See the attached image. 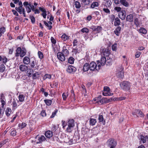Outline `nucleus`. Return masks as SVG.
<instances>
[{"mask_svg": "<svg viewBox=\"0 0 148 148\" xmlns=\"http://www.w3.org/2000/svg\"><path fill=\"white\" fill-rule=\"evenodd\" d=\"M39 76V74L38 72H36L33 74V78L34 79H36L38 78Z\"/></svg>", "mask_w": 148, "mask_h": 148, "instance_id": "46", "label": "nucleus"}, {"mask_svg": "<svg viewBox=\"0 0 148 148\" xmlns=\"http://www.w3.org/2000/svg\"><path fill=\"white\" fill-rule=\"evenodd\" d=\"M10 132L11 135L13 136H14L16 135V132L14 129H12L10 130Z\"/></svg>", "mask_w": 148, "mask_h": 148, "instance_id": "48", "label": "nucleus"}, {"mask_svg": "<svg viewBox=\"0 0 148 148\" xmlns=\"http://www.w3.org/2000/svg\"><path fill=\"white\" fill-rule=\"evenodd\" d=\"M75 7L77 8H79L81 7V5L79 2L76 1L75 2Z\"/></svg>", "mask_w": 148, "mask_h": 148, "instance_id": "57", "label": "nucleus"}, {"mask_svg": "<svg viewBox=\"0 0 148 148\" xmlns=\"http://www.w3.org/2000/svg\"><path fill=\"white\" fill-rule=\"evenodd\" d=\"M5 65L3 64H1L0 65V71L1 72H3L5 70Z\"/></svg>", "mask_w": 148, "mask_h": 148, "instance_id": "41", "label": "nucleus"}, {"mask_svg": "<svg viewBox=\"0 0 148 148\" xmlns=\"http://www.w3.org/2000/svg\"><path fill=\"white\" fill-rule=\"evenodd\" d=\"M19 69L21 71H25L27 69V67L25 65L21 64L19 66Z\"/></svg>", "mask_w": 148, "mask_h": 148, "instance_id": "20", "label": "nucleus"}, {"mask_svg": "<svg viewBox=\"0 0 148 148\" xmlns=\"http://www.w3.org/2000/svg\"><path fill=\"white\" fill-rule=\"evenodd\" d=\"M23 62L25 64H28L30 62V60L29 58L27 56L24 57L23 60Z\"/></svg>", "mask_w": 148, "mask_h": 148, "instance_id": "19", "label": "nucleus"}, {"mask_svg": "<svg viewBox=\"0 0 148 148\" xmlns=\"http://www.w3.org/2000/svg\"><path fill=\"white\" fill-rule=\"evenodd\" d=\"M126 99V97H115L112 99V100L113 101H118V100H124Z\"/></svg>", "mask_w": 148, "mask_h": 148, "instance_id": "32", "label": "nucleus"}, {"mask_svg": "<svg viewBox=\"0 0 148 148\" xmlns=\"http://www.w3.org/2000/svg\"><path fill=\"white\" fill-rule=\"evenodd\" d=\"M98 120L99 122L103 121V118L102 115L100 114L99 115Z\"/></svg>", "mask_w": 148, "mask_h": 148, "instance_id": "59", "label": "nucleus"}, {"mask_svg": "<svg viewBox=\"0 0 148 148\" xmlns=\"http://www.w3.org/2000/svg\"><path fill=\"white\" fill-rule=\"evenodd\" d=\"M45 135L47 138H50L52 136L53 133L50 131H48L45 132Z\"/></svg>", "mask_w": 148, "mask_h": 148, "instance_id": "23", "label": "nucleus"}, {"mask_svg": "<svg viewBox=\"0 0 148 148\" xmlns=\"http://www.w3.org/2000/svg\"><path fill=\"white\" fill-rule=\"evenodd\" d=\"M141 54V52L137 51L136 52L135 56L136 58H138L139 57Z\"/></svg>", "mask_w": 148, "mask_h": 148, "instance_id": "64", "label": "nucleus"}, {"mask_svg": "<svg viewBox=\"0 0 148 148\" xmlns=\"http://www.w3.org/2000/svg\"><path fill=\"white\" fill-rule=\"evenodd\" d=\"M0 99L1 103V107L4 108L6 106V104L5 98L3 93H1L0 94Z\"/></svg>", "mask_w": 148, "mask_h": 148, "instance_id": "5", "label": "nucleus"}, {"mask_svg": "<svg viewBox=\"0 0 148 148\" xmlns=\"http://www.w3.org/2000/svg\"><path fill=\"white\" fill-rule=\"evenodd\" d=\"M90 69L89 64L88 63H86L84 65L83 67V70L84 72L87 71L89 69Z\"/></svg>", "mask_w": 148, "mask_h": 148, "instance_id": "25", "label": "nucleus"}, {"mask_svg": "<svg viewBox=\"0 0 148 148\" xmlns=\"http://www.w3.org/2000/svg\"><path fill=\"white\" fill-rule=\"evenodd\" d=\"M6 29L5 27H0V37L4 33Z\"/></svg>", "mask_w": 148, "mask_h": 148, "instance_id": "34", "label": "nucleus"}, {"mask_svg": "<svg viewBox=\"0 0 148 148\" xmlns=\"http://www.w3.org/2000/svg\"><path fill=\"white\" fill-rule=\"evenodd\" d=\"M57 56L58 59L62 62L64 61L66 59V56L61 52H58L57 53Z\"/></svg>", "mask_w": 148, "mask_h": 148, "instance_id": "10", "label": "nucleus"}, {"mask_svg": "<svg viewBox=\"0 0 148 148\" xmlns=\"http://www.w3.org/2000/svg\"><path fill=\"white\" fill-rule=\"evenodd\" d=\"M62 97L63 99L64 100H65L66 98L68 96V94L67 93V92L66 93H64L62 94Z\"/></svg>", "mask_w": 148, "mask_h": 148, "instance_id": "54", "label": "nucleus"}, {"mask_svg": "<svg viewBox=\"0 0 148 148\" xmlns=\"http://www.w3.org/2000/svg\"><path fill=\"white\" fill-rule=\"evenodd\" d=\"M101 54L107 57L109 55L110 53V51L108 49L105 48H103L101 49Z\"/></svg>", "mask_w": 148, "mask_h": 148, "instance_id": "12", "label": "nucleus"}, {"mask_svg": "<svg viewBox=\"0 0 148 148\" xmlns=\"http://www.w3.org/2000/svg\"><path fill=\"white\" fill-rule=\"evenodd\" d=\"M126 16L125 11L124 10H122L119 13V17L122 20H124Z\"/></svg>", "mask_w": 148, "mask_h": 148, "instance_id": "13", "label": "nucleus"}, {"mask_svg": "<svg viewBox=\"0 0 148 148\" xmlns=\"http://www.w3.org/2000/svg\"><path fill=\"white\" fill-rule=\"evenodd\" d=\"M43 22L45 25L48 27L49 29L50 30L51 29L52 27L51 25H49V24L45 21H44Z\"/></svg>", "mask_w": 148, "mask_h": 148, "instance_id": "51", "label": "nucleus"}, {"mask_svg": "<svg viewBox=\"0 0 148 148\" xmlns=\"http://www.w3.org/2000/svg\"><path fill=\"white\" fill-rule=\"evenodd\" d=\"M120 2L121 4L125 7H128L129 5V3L126 1H120Z\"/></svg>", "mask_w": 148, "mask_h": 148, "instance_id": "31", "label": "nucleus"}, {"mask_svg": "<svg viewBox=\"0 0 148 148\" xmlns=\"http://www.w3.org/2000/svg\"><path fill=\"white\" fill-rule=\"evenodd\" d=\"M103 90L104 91L110 92V89L109 87L107 86H105L104 87Z\"/></svg>", "mask_w": 148, "mask_h": 148, "instance_id": "61", "label": "nucleus"}, {"mask_svg": "<svg viewBox=\"0 0 148 148\" xmlns=\"http://www.w3.org/2000/svg\"><path fill=\"white\" fill-rule=\"evenodd\" d=\"M133 16L132 15H128L126 17V21L129 22H132L133 21Z\"/></svg>", "mask_w": 148, "mask_h": 148, "instance_id": "35", "label": "nucleus"}, {"mask_svg": "<svg viewBox=\"0 0 148 148\" xmlns=\"http://www.w3.org/2000/svg\"><path fill=\"white\" fill-rule=\"evenodd\" d=\"M69 36L65 34H63L61 37L62 39L65 41L69 39Z\"/></svg>", "mask_w": 148, "mask_h": 148, "instance_id": "24", "label": "nucleus"}, {"mask_svg": "<svg viewBox=\"0 0 148 148\" xmlns=\"http://www.w3.org/2000/svg\"><path fill=\"white\" fill-rule=\"evenodd\" d=\"M36 63V60H34L32 61L30 63V66L32 68L34 67L35 66V64Z\"/></svg>", "mask_w": 148, "mask_h": 148, "instance_id": "62", "label": "nucleus"}, {"mask_svg": "<svg viewBox=\"0 0 148 148\" xmlns=\"http://www.w3.org/2000/svg\"><path fill=\"white\" fill-rule=\"evenodd\" d=\"M58 110L57 109H56L55 110L54 112H52V115L50 116L51 118H53L56 115V114L58 112Z\"/></svg>", "mask_w": 148, "mask_h": 148, "instance_id": "55", "label": "nucleus"}, {"mask_svg": "<svg viewBox=\"0 0 148 148\" xmlns=\"http://www.w3.org/2000/svg\"><path fill=\"white\" fill-rule=\"evenodd\" d=\"M140 33H142L144 34H146L147 32V30L143 27H142L139 30Z\"/></svg>", "mask_w": 148, "mask_h": 148, "instance_id": "42", "label": "nucleus"}, {"mask_svg": "<svg viewBox=\"0 0 148 148\" xmlns=\"http://www.w3.org/2000/svg\"><path fill=\"white\" fill-rule=\"evenodd\" d=\"M12 112V110L10 108L8 107L6 108L5 110V114L6 115L9 116L11 114Z\"/></svg>", "mask_w": 148, "mask_h": 148, "instance_id": "27", "label": "nucleus"}, {"mask_svg": "<svg viewBox=\"0 0 148 148\" xmlns=\"http://www.w3.org/2000/svg\"><path fill=\"white\" fill-rule=\"evenodd\" d=\"M89 65L90 69L91 71L98 70L99 69H97L98 66L94 62H92Z\"/></svg>", "mask_w": 148, "mask_h": 148, "instance_id": "7", "label": "nucleus"}, {"mask_svg": "<svg viewBox=\"0 0 148 148\" xmlns=\"http://www.w3.org/2000/svg\"><path fill=\"white\" fill-rule=\"evenodd\" d=\"M121 8L119 7H116L114 8V10L117 12H120L121 10Z\"/></svg>", "mask_w": 148, "mask_h": 148, "instance_id": "60", "label": "nucleus"}, {"mask_svg": "<svg viewBox=\"0 0 148 148\" xmlns=\"http://www.w3.org/2000/svg\"><path fill=\"white\" fill-rule=\"evenodd\" d=\"M103 10L104 12L108 14H109L110 13V10L107 8H103Z\"/></svg>", "mask_w": 148, "mask_h": 148, "instance_id": "58", "label": "nucleus"}, {"mask_svg": "<svg viewBox=\"0 0 148 148\" xmlns=\"http://www.w3.org/2000/svg\"><path fill=\"white\" fill-rule=\"evenodd\" d=\"M116 44H114L112 46V48L113 51H116Z\"/></svg>", "mask_w": 148, "mask_h": 148, "instance_id": "63", "label": "nucleus"}, {"mask_svg": "<svg viewBox=\"0 0 148 148\" xmlns=\"http://www.w3.org/2000/svg\"><path fill=\"white\" fill-rule=\"evenodd\" d=\"M89 122L90 125H94L97 122V121L95 119L91 118L90 119Z\"/></svg>", "mask_w": 148, "mask_h": 148, "instance_id": "29", "label": "nucleus"}, {"mask_svg": "<svg viewBox=\"0 0 148 148\" xmlns=\"http://www.w3.org/2000/svg\"><path fill=\"white\" fill-rule=\"evenodd\" d=\"M112 61V59L109 57H108L106 59V65H110L111 64Z\"/></svg>", "mask_w": 148, "mask_h": 148, "instance_id": "28", "label": "nucleus"}, {"mask_svg": "<svg viewBox=\"0 0 148 148\" xmlns=\"http://www.w3.org/2000/svg\"><path fill=\"white\" fill-rule=\"evenodd\" d=\"M132 114L134 116L136 115L137 117H142L144 116L142 112L139 110H135L133 112Z\"/></svg>", "mask_w": 148, "mask_h": 148, "instance_id": "8", "label": "nucleus"}, {"mask_svg": "<svg viewBox=\"0 0 148 148\" xmlns=\"http://www.w3.org/2000/svg\"><path fill=\"white\" fill-rule=\"evenodd\" d=\"M74 59L73 57H71L68 59V62L70 64H72L74 63Z\"/></svg>", "mask_w": 148, "mask_h": 148, "instance_id": "39", "label": "nucleus"}, {"mask_svg": "<svg viewBox=\"0 0 148 148\" xmlns=\"http://www.w3.org/2000/svg\"><path fill=\"white\" fill-rule=\"evenodd\" d=\"M76 68L74 66L69 65L68 66L66 69L67 71L70 73H73L76 71Z\"/></svg>", "mask_w": 148, "mask_h": 148, "instance_id": "11", "label": "nucleus"}, {"mask_svg": "<svg viewBox=\"0 0 148 148\" xmlns=\"http://www.w3.org/2000/svg\"><path fill=\"white\" fill-rule=\"evenodd\" d=\"M103 95L104 96H112L113 95V93H111L110 92L104 91L102 93Z\"/></svg>", "mask_w": 148, "mask_h": 148, "instance_id": "40", "label": "nucleus"}, {"mask_svg": "<svg viewBox=\"0 0 148 148\" xmlns=\"http://www.w3.org/2000/svg\"><path fill=\"white\" fill-rule=\"evenodd\" d=\"M60 52L66 56H67L69 54V51L67 49L66 47L65 46L63 47L62 50Z\"/></svg>", "mask_w": 148, "mask_h": 148, "instance_id": "17", "label": "nucleus"}, {"mask_svg": "<svg viewBox=\"0 0 148 148\" xmlns=\"http://www.w3.org/2000/svg\"><path fill=\"white\" fill-rule=\"evenodd\" d=\"M106 5L110 7L112 4V2L110 0H107L106 1V3H105Z\"/></svg>", "mask_w": 148, "mask_h": 148, "instance_id": "49", "label": "nucleus"}, {"mask_svg": "<svg viewBox=\"0 0 148 148\" xmlns=\"http://www.w3.org/2000/svg\"><path fill=\"white\" fill-rule=\"evenodd\" d=\"M117 76L120 78L122 79L124 77V73L122 71V68H121V71L117 72L116 73Z\"/></svg>", "mask_w": 148, "mask_h": 148, "instance_id": "21", "label": "nucleus"}, {"mask_svg": "<svg viewBox=\"0 0 148 148\" xmlns=\"http://www.w3.org/2000/svg\"><path fill=\"white\" fill-rule=\"evenodd\" d=\"M44 101L45 103L46 104L49 106H50L52 103V101L51 100L45 99L44 100Z\"/></svg>", "mask_w": 148, "mask_h": 148, "instance_id": "36", "label": "nucleus"}, {"mask_svg": "<svg viewBox=\"0 0 148 148\" xmlns=\"http://www.w3.org/2000/svg\"><path fill=\"white\" fill-rule=\"evenodd\" d=\"M38 135L36 136L35 138L38 139V141L36 142V144L41 143L42 142L45 141L46 140V138L43 135H41L40 136L38 137Z\"/></svg>", "mask_w": 148, "mask_h": 148, "instance_id": "9", "label": "nucleus"}, {"mask_svg": "<svg viewBox=\"0 0 148 148\" xmlns=\"http://www.w3.org/2000/svg\"><path fill=\"white\" fill-rule=\"evenodd\" d=\"M39 8V10L42 12V13L41 14V15L44 18H46L47 15V12L46 10L43 7H40Z\"/></svg>", "mask_w": 148, "mask_h": 148, "instance_id": "16", "label": "nucleus"}, {"mask_svg": "<svg viewBox=\"0 0 148 148\" xmlns=\"http://www.w3.org/2000/svg\"><path fill=\"white\" fill-rule=\"evenodd\" d=\"M81 31L83 33L85 32L86 33H88L89 32L88 29L87 28H84L82 29L81 30Z\"/></svg>", "mask_w": 148, "mask_h": 148, "instance_id": "56", "label": "nucleus"}, {"mask_svg": "<svg viewBox=\"0 0 148 148\" xmlns=\"http://www.w3.org/2000/svg\"><path fill=\"white\" fill-rule=\"evenodd\" d=\"M39 58L42 59L43 58V55L42 52L40 51H38V53Z\"/></svg>", "mask_w": 148, "mask_h": 148, "instance_id": "52", "label": "nucleus"}, {"mask_svg": "<svg viewBox=\"0 0 148 148\" xmlns=\"http://www.w3.org/2000/svg\"><path fill=\"white\" fill-rule=\"evenodd\" d=\"M121 27L120 26L117 27L114 31V33L117 36H119L121 30Z\"/></svg>", "mask_w": 148, "mask_h": 148, "instance_id": "26", "label": "nucleus"}, {"mask_svg": "<svg viewBox=\"0 0 148 148\" xmlns=\"http://www.w3.org/2000/svg\"><path fill=\"white\" fill-rule=\"evenodd\" d=\"M134 23L137 27L139 25V23L138 18H135L134 20Z\"/></svg>", "mask_w": 148, "mask_h": 148, "instance_id": "53", "label": "nucleus"}, {"mask_svg": "<svg viewBox=\"0 0 148 148\" xmlns=\"http://www.w3.org/2000/svg\"><path fill=\"white\" fill-rule=\"evenodd\" d=\"M29 3L28 2L26 1H25L23 3V5L28 13L31 12V9L30 8V7L29 6Z\"/></svg>", "mask_w": 148, "mask_h": 148, "instance_id": "15", "label": "nucleus"}, {"mask_svg": "<svg viewBox=\"0 0 148 148\" xmlns=\"http://www.w3.org/2000/svg\"><path fill=\"white\" fill-rule=\"evenodd\" d=\"M64 142L69 145H71L73 143V140L72 139H70L68 136H67L65 137Z\"/></svg>", "mask_w": 148, "mask_h": 148, "instance_id": "14", "label": "nucleus"}, {"mask_svg": "<svg viewBox=\"0 0 148 148\" xmlns=\"http://www.w3.org/2000/svg\"><path fill=\"white\" fill-rule=\"evenodd\" d=\"M16 53L15 56L18 57L20 56L21 57H23L26 54V50L24 48L21 49V47H18L16 50Z\"/></svg>", "mask_w": 148, "mask_h": 148, "instance_id": "2", "label": "nucleus"}, {"mask_svg": "<svg viewBox=\"0 0 148 148\" xmlns=\"http://www.w3.org/2000/svg\"><path fill=\"white\" fill-rule=\"evenodd\" d=\"M102 99L103 100V103H108L109 102H110L112 100V98H110L109 99H108L106 98H102Z\"/></svg>", "mask_w": 148, "mask_h": 148, "instance_id": "33", "label": "nucleus"}, {"mask_svg": "<svg viewBox=\"0 0 148 148\" xmlns=\"http://www.w3.org/2000/svg\"><path fill=\"white\" fill-rule=\"evenodd\" d=\"M98 5V3L97 2L93 3L91 5V7L92 8L97 7Z\"/></svg>", "mask_w": 148, "mask_h": 148, "instance_id": "44", "label": "nucleus"}, {"mask_svg": "<svg viewBox=\"0 0 148 148\" xmlns=\"http://www.w3.org/2000/svg\"><path fill=\"white\" fill-rule=\"evenodd\" d=\"M25 98V95L22 94H20L18 96L19 101L21 102H23L24 101Z\"/></svg>", "mask_w": 148, "mask_h": 148, "instance_id": "30", "label": "nucleus"}, {"mask_svg": "<svg viewBox=\"0 0 148 148\" xmlns=\"http://www.w3.org/2000/svg\"><path fill=\"white\" fill-rule=\"evenodd\" d=\"M107 144L108 146L110 148H115L117 143L114 139L110 138L107 141Z\"/></svg>", "mask_w": 148, "mask_h": 148, "instance_id": "3", "label": "nucleus"}, {"mask_svg": "<svg viewBox=\"0 0 148 148\" xmlns=\"http://www.w3.org/2000/svg\"><path fill=\"white\" fill-rule=\"evenodd\" d=\"M51 76L50 75L48 74H46L43 77V79L44 80H45L47 79H50L51 78Z\"/></svg>", "mask_w": 148, "mask_h": 148, "instance_id": "45", "label": "nucleus"}, {"mask_svg": "<svg viewBox=\"0 0 148 148\" xmlns=\"http://www.w3.org/2000/svg\"><path fill=\"white\" fill-rule=\"evenodd\" d=\"M140 142H142L143 143H145L146 142V140L145 137L142 135H140Z\"/></svg>", "mask_w": 148, "mask_h": 148, "instance_id": "47", "label": "nucleus"}, {"mask_svg": "<svg viewBox=\"0 0 148 148\" xmlns=\"http://www.w3.org/2000/svg\"><path fill=\"white\" fill-rule=\"evenodd\" d=\"M106 58L105 56L102 57L100 61L97 60V61L98 66L97 69H99L101 66H104L106 64Z\"/></svg>", "mask_w": 148, "mask_h": 148, "instance_id": "4", "label": "nucleus"}, {"mask_svg": "<svg viewBox=\"0 0 148 148\" xmlns=\"http://www.w3.org/2000/svg\"><path fill=\"white\" fill-rule=\"evenodd\" d=\"M68 126L73 127L75 125L74 121L73 119H69L68 121Z\"/></svg>", "mask_w": 148, "mask_h": 148, "instance_id": "22", "label": "nucleus"}, {"mask_svg": "<svg viewBox=\"0 0 148 148\" xmlns=\"http://www.w3.org/2000/svg\"><path fill=\"white\" fill-rule=\"evenodd\" d=\"M27 125V124L25 123H20L19 124V127L21 129L25 127Z\"/></svg>", "mask_w": 148, "mask_h": 148, "instance_id": "50", "label": "nucleus"}, {"mask_svg": "<svg viewBox=\"0 0 148 148\" xmlns=\"http://www.w3.org/2000/svg\"><path fill=\"white\" fill-rule=\"evenodd\" d=\"M73 127H72L71 126H68V127L66 130V131L67 132H71L73 130Z\"/></svg>", "mask_w": 148, "mask_h": 148, "instance_id": "43", "label": "nucleus"}, {"mask_svg": "<svg viewBox=\"0 0 148 148\" xmlns=\"http://www.w3.org/2000/svg\"><path fill=\"white\" fill-rule=\"evenodd\" d=\"M121 88L124 90H129L131 87L130 83L128 82L124 81L120 84Z\"/></svg>", "mask_w": 148, "mask_h": 148, "instance_id": "1", "label": "nucleus"}, {"mask_svg": "<svg viewBox=\"0 0 148 148\" xmlns=\"http://www.w3.org/2000/svg\"><path fill=\"white\" fill-rule=\"evenodd\" d=\"M12 110H15L17 107L16 100L15 99H13L12 102Z\"/></svg>", "mask_w": 148, "mask_h": 148, "instance_id": "18", "label": "nucleus"}, {"mask_svg": "<svg viewBox=\"0 0 148 148\" xmlns=\"http://www.w3.org/2000/svg\"><path fill=\"white\" fill-rule=\"evenodd\" d=\"M90 28L93 32H95L96 33L100 32L102 29V27L100 26H92Z\"/></svg>", "mask_w": 148, "mask_h": 148, "instance_id": "6", "label": "nucleus"}, {"mask_svg": "<svg viewBox=\"0 0 148 148\" xmlns=\"http://www.w3.org/2000/svg\"><path fill=\"white\" fill-rule=\"evenodd\" d=\"M23 6H19L18 7H16L15 8V10L18 12L20 14H22V9Z\"/></svg>", "mask_w": 148, "mask_h": 148, "instance_id": "38", "label": "nucleus"}, {"mask_svg": "<svg viewBox=\"0 0 148 148\" xmlns=\"http://www.w3.org/2000/svg\"><path fill=\"white\" fill-rule=\"evenodd\" d=\"M120 21L118 18H116L115 19V21L114 23V25L115 26H117L120 25Z\"/></svg>", "mask_w": 148, "mask_h": 148, "instance_id": "37", "label": "nucleus"}]
</instances>
